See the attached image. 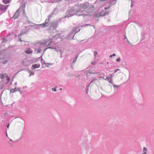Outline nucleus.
Returning <instances> with one entry per match:
<instances>
[{"instance_id":"f257e3e1","label":"nucleus","mask_w":154,"mask_h":154,"mask_svg":"<svg viewBox=\"0 0 154 154\" xmlns=\"http://www.w3.org/2000/svg\"><path fill=\"white\" fill-rule=\"evenodd\" d=\"M98 82V81L97 79H94L91 82L90 84L89 85L88 87H91L93 84H95L97 85V83Z\"/></svg>"},{"instance_id":"f03ea898","label":"nucleus","mask_w":154,"mask_h":154,"mask_svg":"<svg viewBox=\"0 0 154 154\" xmlns=\"http://www.w3.org/2000/svg\"><path fill=\"white\" fill-rule=\"evenodd\" d=\"M8 7V5H0V9L2 11H5L7 8Z\"/></svg>"},{"instance_id":"7ed1b4c3","label":"nucleus","mask_w":154,"mask_h":154,"mask_svg":"<svg viewBox=\"0 0 154 154\" xmlns=\"http://www.w3.org/2000/svg\"><path fill=\"white\" fill-rule=\"evenodd\" d=\"M32 51L30 48H28L26 49L25 52L27 54H30L32 53Z\"/></svg>"},{"instance_id":"20e7f679","label":"nucleus","mask_w":154,"mask_h":154,"mask_svg":"<svg viewBox=\"0 0 154 154\" xmlns=\"http://www.w3.org/2000/svg\"><path fill=\"white\" fill-rule=\"evenodd\" d=\"M19 13H20V10L18 9V10L15 14L14 15V16L13 17L14 18H16L19 15Z\"/></svg>"},{"instance_id":"39448f33","label":"nucleus","mask_w":154,"mask_h":154,"mask_svg":"<svg viewBox=\"0 0 154 154\" xmlns=\"http://www.w3.org/2000/svg\"><path fill=\"white\" fill-rule=\"evenodd\" d=\"M40 66V65L38 64H35L32 65V69H34L36 68H38Z\"/></svg>"},{"instance_id":"423d86ee","label":"nucleus","mask_w":154,"mask_h":154,"mask_svg":"<svg viewBox=\"0 0 154 154\" xmlns=\"http://www.w3.org/2000/svg\"><path fill=\"white\" fill-rule=\"evenodd\" d=\"M19 90V89L17 88H15L14 89H11L10 90L11 93H14L16 91H17Z\"/></svg>"},{"instance_id":"0eeeda50","label":"nucleus","mask_w":154,"mask_h":154,"mask_svg":"<svg viewBox=\"0 0 154 154\" xmlns=\"http://www.w3.org/2000/svg\"><path fill=\"white\" fill-rule=\"evenodd\" d=\"M11 0H3V2L5 4L9 3Z\"/></svg>"},{"instance_id":"6e6552de","label":"nucleus","mask_w":154,"mask_h":154,"mask_svg":"<svg viewBox=\"0 0 154 154\" xmlns=\"http://www.w3.org/2000/svg\"><path fill=\"white\" fill-rule=\"evenodd\" d=\"M6 75V74H0V78L1 79H3L4 77Z\"/></svg>"},{"instance_id":"1a4fd4ad","label":"nucleus","mask_w":154,"mask_h":154,"mask_svg":"<svg viewBox=\"0 0 154 154\" xmlns=\"http://www.w3.org/2000/svg\"><path fill=\"white\" fill-rule=\"evenodd\" d=\"M48 23V22H46L45 23L39 25L40 26H42V27H45L46 26V24Z\"/></svg>"},{"instance_id":"9d476101","label":"nucleus","mask_w":154,"mask_h":154,"mask_svg":"<svg viewBox=\"0 0 154 154\" xmlns=\"http://www.w3.org/2000/svg\"><path fill=\"white\" fill-rule=\"evenodd\" d=\"M48 41H49V43L48 44V46H49L50 45V44L52 43V41L51 38H50L49 40H48Z\"/></svg>"},{"instance_id":"9b49d317","label":"nucleus","mask_w":154,"mask_h":154,"mask_svg":"<svg viewBox=\"0 0 154 154\" xmlns=\"http://www.w3.org/2000/svg\"><path fill=\"white\" fill-rule=\"evenodd\" d=\"M47 42L46 41H45V40H44L43 41V42H42V44H45L47 45Z\"/></svg>"},{"instance_id":"f8f14e48","label":"nucleus","mask_w":154,"mask_h":154,"mask_svg":"<svg viewBox=\"0 0 154 154\" xmlns=\"http://www.w3.org/2000/svg\"><path fill=\"white\" fill-rule=\"evenodd\" d=\"M147 151V149L146 147H144L143 149V152H146Z\"/></svg>"},{"instance_id":"ddd939ff","label":"nucleus","mask_w":154,"mask_h":154,"mask_svg":"<svg viewBox=\"0 0 154 154\" xmlns=\"http://www.w3.org/2000/svg\"><path fill=\"white\" fill-rule=\"evenodd\" d=\"M78 56H76L75 58H74L73 59V62H75L77 60V59L78 57Z\"/></svg>"},{"instance_id":"4468645a","label":"nucleus","mask_w":154,"mask_h":154,"mask_svg":"<svg viewBox=\"0 0 154 154\" xmlns=\"http://www.w3.org/2000/svg\"><path fill=\"white\" fill-rule=\"evenodd\" d=\"M116 56V54L114 53L112 55H111L109 56V57L111 58L112 57V56L113 57H115Z\"/></svg>"},{"instance_id":"2eb2a0df","label":"nucleus","mask_w":154,"mask_h":154,"mask_svg":"<svg viewBox=\"0 0 154 154\" xmlns=\"http://www.w3.org/2000/svg\"><path fill=\"white\" fill-rule=\"evenodd\" d=\"M6 78H7V80L8 81L7 83H8L9 81L10 80V78L9 77H8V75L6 76Z\"/></svg>"},{"instance_id":"dca6fc26","label":"nucleus","mask_w":154,"mask_h":154,"mask_svg":"<svg viewBox=\"0 0 154 154\" xmlns=\"http://www.w3.org/2000/svg\"><path fill=\"white\" fill-rule=\"evenodd\" d=\"M37 53H38L40 52L41 50L40 49H38L37 50Z\"/></svg>"},{"instance_id":"f3484780","label":"nucleus","mask_w":154,"mask_h":154,"mask_svg":"<svg viewBox=\"0 0 154 154\" xmlns=\"http://www.w3.org/2000/svg\"><path fill=\"white\" fill-rule=\"evenodd\" d=\"M120 60V58H119L116 60V61L117 62H119Z\"/></svg>"},{"instance_id":"a211bd4d","label":"nucleus","mask_w":154,"mask_h":154,"mask_svg":"<svg viewBox=\"0 0 154 154\" xmlns=\"http://www.w3.org/2000/svg\"><path fill=\"white\" fill-rule=\"evenodd\" d=\"M52 90L55 92L56 91H57L56 88H52Z\"/></svg>"},{"instance_id":"6ab92c4d","label":"nucleus","mask_w":154,"mask_h":154,"mask_svg":"<svg viewBox=\"0 0 154 154\" xmlns=\"http://www.w3.org/2000/svg\"><path fill=\"white\" fill-rule=\"evenodd\" d=\"M125 39H126L127 40V42H128V43H129V42L128 41V39L126 37V36L125 35Z\"/></svg>"},{"instance_id":"aec40b11","label":"nucleus","mask_w":154,"mask_h":154,"mask_svg":"<svg viewBox=\"0 0 154 154\" xmlns=\"http://www.w3.org/2000/svg\"><path fill=\"white\" fill-rule=\"evenodd\" d=\"M119 70L120 69H117L114 71V73H115L117 72V71H119Z\"/></svg>"},{"instance_id":"412c9836","label":"nucleus","mask_w":154,"mask_h":154,"mask_svg":"<svg viewBox=\"0 0 154 154\" xmlns=\"http://www.w3.org/2000/svg\"><path fill=\"white\" fill-rule=\"evenodd\" d=\"M94 54L95 56H96V55L97 54V51H94Z\"/></svg>"},{"instance_id":"4be33fe9","label":"nucleus","mask_w":154,"mask_h":154,"mask_svg":"<svg viewBox=\"0 0 154 154\" xmlns=\"http://www.w3.org/2000/svg\"><path fill=\"white\" fill-rule=\"evenodd\" d=\"M113 87H114V88H118L119 87V86H118V85H113Z\"/></svg>"},{"instance_id":"5701e85b","label":"nucleus","mask_w":154,"mask_h":154,"mask_svg":"<svg viewBox=\"0 0 154 154\" xmlns=\"http://www.w3.org/2000/svg\"><path fill=\"white\" fill-rule=\"evenodd\" d=\"M106 80L109 81V78L108 77H106V79H105Z\"/></svg>"},{"instance_id":"b1692460","label":"nucleus","mask_w":154,"mask_h":154,"mask_svg":"<svg viewBox=\"0 0 154 154\" xmlns=\"http://www.w3.org/2000/svg\"><path fill=\"white\" fill-rule=\"evenodd\" d=\"M112 77H111V80L109 81V82L110 83H112Z\"/></svg>"},{"instance_id":"393cba45","label":"nucleus","mask_w":154,"mask_h":154,"mask_svg":"<svg viewBox=\"0 0 154 154\" xmlns=\"http://www.w3.org/2000/svg\"><path fill=\"white\" fill-rule=\"evenodd\" d=\"M27 31H28V30L27 29L25 30V31H24V32H23L24 33H26V32Z\"/></svg>"},{"instance_id":"a878e982","label":"nucleus","mask_w":154,"mask_h":154,"mask_svg":"<svg viewBox=\"0 0 154 154\" xmlns=\"http://www.w3.org/2000/svg\"><path fill=\"white\" fill-rule=\"evenodd\" d=\"M89 25H88H88H83V26H89Z\"/></svg>"},{"instance_id":"bb28decb","label":"nucleus","mask_w":154,"mask_h":154,"mask_svg":"<svg viewBox=\"0 0 154 154\" xmlns=\"http://www.w3.org/2000/svg\"><path fill=\"white\" fill-rule=\"evenodd\" d=\"M9 125H10L9 124H8V125H7V127L8 128H9Z\"/></svg>"},{"instance_id":"cd10ccee","label":"nucleus","mask_w":154,"mask_h":154,"mask_svg":"<svg viewBox=\"0 0 154 154\" xmlns=\"http://www.w3.org/2000/svg\"><path fill=\"white\" fill-rule=\"evenodd\" d=\"M22 33H20V35H19V37H20L21 36V35H22Z\"/></svg>"},{"instance_id":"c85d7f7f","label":"nucleus","mask_w":154,"mask_h":154,"mask_svg":"<svg viewBox=\"0 0 154 154\" xmlns=\"http://www.w3.org/2000/svg\"><path fill=\"white\" fill-rule=\"evenodd\" d=\"M143 154H146V152H144Z\"/></svg>"},{"instance_id":"c756f323","label":"nucleus","mask_w":154,"mask_h":154,"mask_svg":"<svg viewBox=\"0 0 154 154\" xmlns=\"http://www.w3.org/2000/svg\"><path fill=\"white\" fill-rule=\"evenodd\" d=\"M24 63V61H23V62H22V64H23Z\"/></svg>"},{"instance_id":"7c9ffc66","label":"nucleus","mask_w":154,"mask_h":154,"mask_svg":"<svg viewBox=\"0 0 154 154\" xmlns=\"http://www.w3.org/2000/svg\"><path fill=\"white\" fill-rule=\"evenodd\" d=\"M60 90H62V88H60Z\"/></svg>"}]
</instances>
